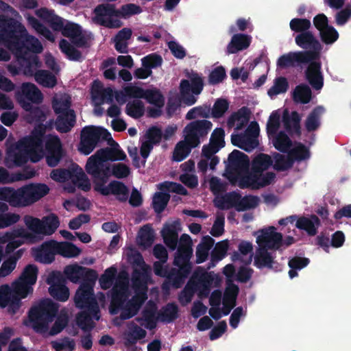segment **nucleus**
<instances>
[{
    "mask_svg": "<svg viewBox=\"0 0 351 351\" xmlns=\"http://www.w3.org/2000/svg\"><path fill=\"white\" fill-rule=\"evenodd\" d=\"M128 328L129 331L125 335L124 342L127 348L135 346L138 340L143 339L146 337L147 332L134 322H131L128 324Z\"/></svg>",
    "mask_w": 351,
    "mask_h": 351,
    "instance_id": "38",
    "label": "nucleus"
},
{
    "mask_svg": "<svg viewBox=\"0 0 351 351\" xmlns=\"http://www.w3.org/2000/svg\"><path fill=\"white\" fill-rule=\"evenodd\" d=\"M46 162L48 166L54 167L58 165L63 156L60 139L58 136H49L45 141Z\"/></svg>",
    "mask_w": 351,
    "mask_h": 351,
    "instance_id": "19",
    "label": "nucleus"
},
{
    "mask_svg": "<svg viewBox=\"0 0 351 351\" xmlns=\"http://www.w3.org/2000/svg\"><path fill=\"white\" fill-rule=\"evenodd\" d=\"M92 97L95 101L99 100L100 104L105 101L112 103L113 101V90L110 87L103 88L100 82L95 80L92 88Z\"/></svg>",
    "mask_w": 351,
    "mask_h": 351,
    "instance_id": "39",
    "label": "nucleus"
},
{
    "mask_svg": "<svg viewBox=\"0 0 351 351\" xmlns=\"http://www.w3.org/2000/svg\"><path fill=\"white\" fill-rule=\"evenodd\" d=\"M75 306L80 309H87L93 314L99 313V308L90 285L82 283L74 296Z\"/></svg>",
    "mask_w": 351,
    "mask_h": 351,
    "instance_id": "13",
    "label": "nucleus"
},
{
    "mask_svg": "<svg viewBox=\"0 0 351 351\" xmlns=\"http://www.w3.org/2000/svg\"><path fill=\"white\" fill-rule=\"evenodd\" d=\"M144 96L143 99L156 107H163L165 105V97L160 90L156 88L145 89Z\"/></svg>",
    "mask_w": 351,
    "mask_h": 351,
    "instance_id": "53",
    "label": "nucleus"
},
{
    "mask_svg": "<svg viewBox=\"0 0 351 351\" xmlns=\"http://www.w3.org/2000/svg\"><path fill=\"white\" fill-rule=\"evenodd\" d=\"M53 121L48 125L36 124L30 134L20 139L16 144V149L25 151L29 154V159L33 162L40 161L44 156L43 143L47 128L51 129Z\"/></svg>",
    "mask_w": 351,
    "mask_h": 351,
    "instance_id": "6",
    "label": "nucleus"
},
{
    "mask_svg": "<svg viewBox=\"0 0 351 351\" xmlns=\"http://www.w3.org/2000/svg\"><path fill=\"white\" fill-rule=\"evenodd\" d=\"M34 77L38 84L46 88H53L57 84L56 77L47 70H38Z\"/></svg>",
    "mask_w": 351,
    "mask_h": 351,
    "instance_id": "47",
    "label": "nucleus"
},
{
    "mask_svg": "<svg viewBox=\"0 0 351 351\" xmlns=\"http://www.w3.org/2000/svg\"><path fill=\"white\" fill-rule=\"evenodd\" d=\"M272 165L273 160L269 155L259 153L252 160L250 172L263 173Z\"/></svg>",
    "mask_w": 351,
    "mask_h": 351,
    "instance_id": "41",
    "label": "nucleus"
},
{
    "mask_svg": "<svg viewBox=\"0 0 351 351\" xmlns=\"http://www.w3.org/2000/svg\"><path fill=\"white\" fill-rule=\"evenodd\" d=\"M110 133L101 127L85 126L81 131V140L79 150L85 155L90 154L101 139L109 140Z\"/></svg>",
    "mask_w": 351,
    "mask_h": 351,
    "instance_id": "10",
    "label": "nucleus"
},
{
    "mask_svg": "<svg viewBox=\"0 0 351 351\" xmlns=\"http://www.w3.org/2000/svg\"><path fill=\"white\" fill-rule=\"evenodd\" d=\"M259 204V198L252 195H241L237 210L238 212L245 211L256 208Z\"/></svg>",
    "mask_w": 351,
    "mask_h": 351,
    "instance_id": "59",
    "label": "nucleus"
},
{
    "mask_svg": "<svg viewBox=\"0 0 351 351\" xmlns=\"http://www.w3.org/2000/svg\"><path fill=\"white\" fill-rule=\"evenodd\" d=\"M19 65L21 66L23 73L26 76H34L37 69L42 66V62L36 54L14 55Z\"/></svg>",
    "mask_w": 351,
    "mask_h": 351,
    "instance_id": "26",
    "label": "nucleus"
},
{
    "mask_svg": "<svg viewBox=\"0 0 351 351\" xmlns=\"http://www.w3.org/2000/svg\"><path fill=\"white\" fill-rule=\"evenodd\" d=\"M295 42L298 47L304 49L302 51L311 52V60H317L319 58L322 46L312 32L308 30L298 34L295 36Z\"/></svg>",
    "mask_w": 351,
    "mask_h": 351,
    "instance_id": "17",
    "label": "nucleus"
},
{
    "mask_svg": "<svg viewBox=\"0 0 351 351\" xmlns=\"http://www.w3.org/2000/svg\"><path fill=\"white\" fill-rule=\"evenodd\" d=\"M275 178L276 174L274 172H249L240 178L239 186L241 189L257 190L271 184Z\"/></svg>",
    "mask_w": 351,
    "mask_h": 351,
    "instance_id": "14",
    "label": "nucleus"
},
{
    "mask_svg": "<svg viewBox=\"0 0 351 351\" xmlns=\"http://www.w3.org/2000/svg\"><path fill=\"white\" fill-rule=\"evenodd\" d=\"M241 194L237 191L226 193L221 197L215 200V206L221 210L234 208L237 210Z\"/></svg>",
    "mask_w": 351,
    "mask_h": 351,
    "instance_id": "34",
    "label": "nucleus"
},
{
    "mask_svg": "<svg viewBox=\"0 0 351 351\" xmlns=\"http://www.w3.org/2000/svg\"><path fill=\"white\" fill-rule=\"evenodd\" d=\"M196 291L197 285L193 282L191 278L179 295V301L181 304L185 306L190 303Z\"/></svg>",
    "mask_w": 351,
    "mask_h": 351,
    "instance_id": "57",
    "label": "nucleus"
},
{
    "mask_svg": "<svg viewBox=\"0 0 351 351\" xmlns=\"http://www.w3.org/2000/svg\"><path fill=\"white\" fill-rule=\"evenodd\" d=\"M311 56V51H290L278 58L276 66L280 69L302 68L303 65H306L308 62H312Z\"/></svg>",
    "mask_w": 351,
    "mask_h": 351,
    "instance_id": "15",
    "label": "nucleus"
},
{
    "mask_svg": "<svg viewBox=\"0 0 351 351\" xmlns=\"http://www.w3.org/2000/svg\"><path fill=\"white\" fill-rule=\"evenodd\" d=\"M23 221L27 229L32 232L21 229L17 230L16 235L31 241H34L36 235L50 236L53 234L60 226L59 218L54 213L45 216L41 219L31 215H25Z\"/></svg>",
    "mask_w": 351,
    "mask_h": 351,
    "instance_id": "5",
    "label": "nucleus"
},
{
    "mask_svg": "<svg viewBox=\"0 0 351 351\" xmlns=\"http://www.w3.org/2000/svg\"><path fill=\"white\" fill-rule=\"evenodd\" d=\"M251 111L246 107L243 106L239 109L237 112H233L228 119L227 124L228 127L232 128L235 122L237 121L236 130H241L250 121Z\"/></svg>",
    "mask_w": 351,
    "mask_h": 351,
    "instance_id": "33",
    "label": "nucleus"
},
{
    "mask_svg": "<svg viewBox=\"0 0 351 351\" xmlns=\"http://www.w3.org/2000/svg\"><path fill=\"white\" fill-rule=\"evenodd\" d=\"M186 76L190 80H182L180 84V101L186 106L193 105L197 99L194 96L199 95L204 88L202 77L197 72H187Z\"/></svg>",
    "mask_w": 351,
    "mask_h": 351,
    "instance_id": "8",
    "label": "nucleus"
},
{
    "mask_svg": "<svg viewBox=\"0 0 351 351\" xmlns=\"http://www.w3.org/2000/svg\"><path fill=\"white\" fill-rule=\"evenodd\" d=\"M56 251V241L51 240L44 242L39 247L33 249L32 254L36 261L50 264L55 260Z\"/></svg>",
    "mask_w": 351,
    "mask_h": 351,
    "instance_id": "24",
    "label": "nucleus"
},
{
    "mask_svg": "<svg viewBox=\"0 0 351 351\" xmlns=\"http://www.w3.org/2000/svg\"><path fill=\"white\" fill-rule=\"evenodd\" d=\"M229 243L228 240H223L215 244L210 254V261L208 269L214 267L216 263L222 260L226 255Z\"/></svg>",
    "mask_w": 351,
    "mask_h": 351,
    "instance_id": "43",
    "label": "nucleus"
},
{
    "mask_svg": "<svg viewBox=\"0 0 351 351\" xmlns=\"http://www.w3.org/2000/svg\"><path fill=\"white\" fill-rule=\"evenodd\" d=\"M125 113L133 119H139L145 114V105L141 100L134 99L128 101L125 106Z\"/></svg>",
    "mask_w": 351,
    "mask_h": 351,
    "instance_id": "51",
    "label": "nucleus"
},
{
    "mask_svg": "<svg viewBox=\"0 0 351 351\" xmlns=\"http://www.w3.org/2000/svg\"><path fill=\"white\" fill-rule=\"evenodd\" d=\"M93 20L95 23L107 28H119L123 23L118 19L119 10H117L114 4L102 3L94 9Z\"/></svg>",
    "mask_w": 351,
    "mask_h": 351,
    "instance_id": "12",
    "label": "nucleus"
},
{
    "mask_svg": "<svg viewBox=\"0 0 351 351\" xmlns=\"http://www.w3.org/2000/svg\"><path fill=\"white\" fill-rule=\"evenodd\" d=\"M56 245L57 254L66 258L76 257L82 252L80 248L70 242L58 243L56 241Z\"/></svg>",
    "mask_w": 351,
    "mask_h": 351,
    "instance_id": "46",
    "label": "nucleus"
},
{
    "mask_svg": "<svg viewBox=\"0 0 351 351\" xmlns=\"http://www.w3.org/2000/svg\"><path fill=\"white\" fill-rule=\"evenodd\" d=\"M269 249L258 247L254 255V265L258 269L267 268L276 271L280 270V264L275 261V256L268 252Z\"/></svg>",
    "mask_w": 351,
    "mask_h": 351,
    "instance_id": "23",
    "label": "nucleus"
},
{
    "mask_svg": "<svg viewBox=\"0 0 351 351\" xmlns=\"http://www.w3.org/2000/svg\"><path fill=\"white\" fill-rule=\"evenodd\" d=\"M280 126V114L277 110L273 111L267 123V134L269 138L271 136L276 134Z\"/></svg>",
    "mask_w": 351,
    "mask_h": 351,
    "instance_id": "58",
    "label": "nucleus"
},
{
    "mask_svg": "<svg viewBox=\"0 0 351 351\" xmlns=\"http://www.w3.org/2000/svg\"><path fill=\"white\" fill-rule=\"evenodd\" d=\"M38 274V267L34 264H29L11 286H0V307L6 308L10 315L17 313L22 306V299L33 293V285L36 282Z\"/></svg>",
    "mask_w": 351,
    "mask_h": 351,
    "instance_id": "3",
    "label": "nucleus"
},
{
    "mask_svg": "<svg viewBox=\"0 0 351 351\" xmlns=\"http://www.w3.org/2000/svg\"><path fill=\"white\" fill-rule=\"evenodd\" d=\"M289 88L287 80L285 77H278L275 79L274 85L268 90L267 94L272 97L280 93H285Z\"/></svg>",
    "mask_w": 351,
    "mask_h": 351,
    "instance_id": "64",
    "label": "nucleus"
},
{
    "mask_svg": "<svg viewBox=\"0 0 351 351\" xmlns=\"http://www.w3.org/2000/svg\"><path fill=\"white\" fill-rule=\"evenodd\" d=\"M274 147L282 153H287L292 146V141L283 131L271 136Z\"/></svg>",
    "mask_w": 351,
    "mask_h": 351,
    "instance_id": "45",
    "label": "nucleus"
},
{
    "mask_svg": "<svg viewBox=\"0 0 351 351\" xmlns=\"http://www.w3.org/2000/svg\"><path fill=\"white\" fill-rule=\"evenodd\" d=\"M311 98L312 91L308 85L301 84L295 87L293 93L294 101L306 104L310 102Z\"/></svg>",
    "mask_w": 351,
    "mask_h": 351,
    "instance_id": "48",
    "label": "nucleus"
},
{
    "mask_svg": "<svg viewBox=\"0 0 351 351\" xmlns=\"http://www.w3.org/2000/svg\"><path fill=\"white\" fill-rule=\"evenodd\" d=\"M21 106L28 113L25 115V120L29 123L40 124L46 119V114L38 106H34L29 101H21Z\"/></svg>",
    "mask_w": 351,
    "mask_h": 351,
    "instance_id": "30",
    "label": "nucleus"
},
{
    "mask_svg": "<svg viewBox=\"0 0 351 351\" xmlns=\"http://www.w3.org/2000/svg\"><path fill=\"white\" fill-rule=\"evenodd\" d=\"M180 226L179 221H175L171 223H165L161 230L164 243L172 251L175 250L178 246Z\"/></svg>",
    "mask_w": 351,
    "mask_h": 351,
    "instance_id": "27",
    "label": "nucleus"
},
{
    "mask_svg": "<svg viewBox=\"0 0 351 351\" xmlns=\"http://www.w3.org/2000/svg\"><path fill=\"white\" fill-rule=\"evenodd\" d=\"M72 182L82 191L87 192L90 191L91 185L87 176L83 169L75 164V171Z\"/></svg>",
    "mask_w": 351,
    "mask_h": 351,
    "instance_id": "52",
    "label": "nucleus"
},
{
    "mask_svg": "<svg viewBox=\"0 0 351 351\" xmlns=\"http://www.w3.org/2000/svg\"><path fill=\"white\" fill-rule=\"evenodd\" d=\"M210 108L207 105L199 106L189 110L186 114V119L193 120L197 117L208 119L210 117Z\"/></svg>",
    "mask_w": 351,
    "mask_h": 351,
    "instance_id": "60",
    "label": "nucleus"
},
{
    "mask_svg": "<svg viewBox=\"0 0 351 351\" xmlns=\"http://www.w3.org/2000/svg\"><path fill=\"white\" fill-rule=\"evenodd\" d=\"M305 71V77L312 88L316 90L322 88L324 86V77L322 73L321 62L312 60L308 62Z\"/></svg>",
    "mask_w": 351,
    "mask_h": 351,
    "instance_id": "25",
    "label": "nucleus"
},
{
    "mask_svg": "<svg viewBox=\"0 0 351 351\" xmlns=\"http://www.w3.org/2000/svg\"><path fill=\"white\" fill-rule=\"evenodd\" d=\"M282 234L276 231L274 226L263 230L261 234L257 237L256 242L258 247L269 250H278L282 247Z\"/></svg>",
    "mask_w": 351,
    "mask_h": 351,
    "instance_id": "21",
    "label": "nucleus"
},
{
    "mask_svg": "<svg viewBox=\"0 0 351 351\" xmlns=\"http://www.w3.org/2000/svg\"><path fill=\"white\" fill-rule=\"evenodd\" d=\"M59 306L50 299L41 300L37 306H32L28 313L31 326L37 332L47 330L49 323L56 316Z\"/></svg>",
    "mask_w": 351,
    "mask_h": 351,
    "instance_id": "7",
    "label": "nucleus"
},
{
    "mask_svg": "<svg viewBox=\"0 0 351 351\" xmlns=\"http://www.w3.org/2000/svg\"><path fill=\"white\" fill-rule=\"evenodd\" d=\"M16 98L21 105V101H29L31 104H39L43 100L41 91L34 84L23 83L21 89L16 92Z\"/></svg>",
    "mask_w": 351,
    "mask_h": 351,
    "instance_id": "22",
    "label": "nucleus"
},
{
    "mask_svg": "<svg viewBox=\"0 0 351 351\" xmlns=\"http://www.w3.org/2000/svg\"><path fill=\"white\" fill-rule=\"evenodd\" d=\"M147 298L146 293L143 292L136 293L128 300L125 290L114 286L112 289L109 312L113 315L121 312L120 315L114 319V325L119 326L121 321L129 319L137 315Z\"/></svg>",
    "mask_w": 351,
    "mask_h": 351,
    "instance_id": "4",
    "label": "nucleus"
},
{
    "mask_svg": "<svg viewBox=\"0 0 351 351\" xmlns=\"http://www.w3.org/2000/svg\"><path fill=\"white\" fill-rule=\"evenodd\" d=\"M274 164L273 167L278 171H283L291 169L293 164V160L290 158L288 155L287 157L279 153H276L274 155Z\"/></svg>",
    "mask_w": 351,
    "mask_h": 351,
    "instance_id": "61",
    "label": "nucleus"
},
{
    "mask_svg": "<svg viewBox=\"0 0 351 351\" xmlns=\"http://www.w3.org/2000/svg\"><path fill=\"white\" fill-rule=\"evenodd\" d=\"M158 315L159 321L171 323L178 317V306L174 302H169L161 308Z\"/></svg>",
    "mask_w": 351,
    "mask_h": 351,
    "instance_id": "44",
    "label": "nucleus"
},
{
    "mask_svg": "<svg viewBox=\"0 0 351 351\" xmlns=\"http://www.w3.org/2000/svg\"><path fill=\"white\" fill-rule=\"evenodd\" d=\"M59 47L69 60L72 61L82 60V52L71 45L64 38L61 39L59 43Z\"/></svg>",
    "mask_w": 351,
    "mask_h": 351,
    "instance_id": "50",
    "label": "nucleus"
},
{
    "mask_svg": "<svg viewBox=\"0 0 351 351\" xmlns=\"http://www.w3.org/2000/svg\"><path fill=\"white\" fill-rule=\"evenodd\" d=\"M170 199V195L167 193L156 192L152 199V206L154 211L160 214L167 207Z\"/></svg>",
    "mask_w": 351,
    "mask_h": 351,
    "instance_id": "55",
    "label": "nucleus"
},
{
    "mask_svg": "<svg viewBox=\"0 0 351 351\" xmlns=\"http://www.w3.org/2000/svg\"><path fill=\"white\" fill-rule=\"evenodd\" d=\"M45 184H29L15 190V207L29 206L49 193Z\"/></svg>",
    "mask_w": 351,
    "mask_h": 351,
    "instance_id": "9",
    "label": "nucleus"
},
{
    "mask_svg": "<svg viewBox=\"0 0 351 351\" xmlns=\"http://www.w3.org/2000/svg\"><path fill=\"white\" fill-rule=\"evenodd\" d=\"M191 280L193 282L197 285L199 297H208L214 281L213 272H207L204 268L199 267L193 273Z\"/></svg>",
    "mask_w": 351,
    "mask_h": 351,
    "instance_id": "20",
    "label": "nucleus"
},
{
    "mask_svg": "<svg viewBox=\"0 0 351 351\" xmlns=\"http://www.w3.org/2000/svg\"><path fill=\"white\" fill-rule=\"evenodd\" d=\"M252 42V37L244 34H234L226 48L227 54L237 53L239 51L246 49Z\"/></svg>",
    "mask_w": 351,
    "mask_h": 351,
    "instance_id": "29",
    "label": "nucleus"
},
{
    "mask_svg": "<svg viewBox=\"0 0 351 351\" xmlns=\"http://www.w3.org/2000/svg\"><path fill=\"white\" fill-rule=\"evenodd\" d=\"M76 116L74 110L69 111V113L59 114L56 121V128L61 133H67L75 125Z\"/></svg>",
    "mask_w": 351,
    "mask_h": 351,
    "instance_id": "36",
    "label": "nucleus"
},
{
    "mask_svg": "<svg viewBox=\"0 0 351 351\" xmlns=\"http://www.w3.org/2000/svg\"><path fill=\"white\" fill-rule=\"evenodd\" d=\"M198 145H195L189 138L185 136V139L177 143L173 151V159L176 162H181L184 160L191 152L192 148Z\"/></svg>",
    "mask_w": 351,
    "mask_h": 351,
    "instance_id": "40",
    "label": "nucleus"
},
{
    "mask_svg": "<svg viewBox=\"0 0 351 351\" xmlns=\"http://www.w3.org/2000/svg\"><path fill=\"white\" fill-rule=\"evenodd\" d=\"M213 123L206 119L195 120L188 123L184 129L185 136L194 143L199 145L201 140L206 138L211 130Z\"/></svg>",
    "mask_w": 351,
    "mask_h": 351,
    "instance_id": "16",
    "label": "nucleus"
},
{
    "mask_svg": "<svg viewBox=\"0 0 351 351\" xmlns=\"http://www.w3.org/2000/svg\"><path fill=\"white\" fill-rule=\"evenodd\" d=\"M289 27L293 32L301 34L310 29L311 23L306 18H294L290 21Z\"/></svg>",
    "mask_w": 351,
    "mask_h": 351,
    "instance_id": "62",
    "label": "nucleus"
},
{
    "mask_svg": "<svg viewBox=\"0 0 351 351\" xmlns=\"http://www.w3.org/2000/svg\"><path fill=\"white\" fill-rule=\"evenodd\" d=\"M106 141L111 147L97 150L88 159L85 169L92 178L95 191L104 196L113 195L118 201L125 202L128 199L129 189L123 182L112 180L107 186L106 184L111 176L108 161L124 160L126 154L112 137Z\"/></svg>",
    "mask_w": 351,
    "mask_h": 351,
    "instance_id": "1",
    "label": "nucleus"
},
{
    "mask_svg": "<svg viewBox=\"0 0 351 351\" xmlns=\"http://www.w3.org/2000/svg\"><path fill=\"white\" fill-rule=\"evenodd\" d=\"M35 14L44 22L48 23L54 31L62 27V18L56 15L53 10L41 8L36 10Z\"/></svg>",
    "mask_w": 351,
    "mask_h": 351,
    "instance_id": "35",
    "label": "nucleus"
},
{
    "mask_svg": "<svg viewBox=\"0 0 351 351\" xmlns=\"http://www.w3.org/2000/svg\"><path fill=\"white\" fill-rule=\"evenodd\" d=\"M193 242L191 237L187 234H182L179 240V245L177 246V252L175 254L176 263L180 259L190 261L193 256Z\"/></svg>",
    "mask_w": 351,
    "mask_h": 351,
    "instance_id": "31",
    "label": "nucleus"
},
{
    "mask_svg": "<svg viewBox=\"0 0 351 351\" xmlns=\"http://www.w3.org/2000/svg\"><path fill=\"white\" fill-rule=\"evenodd\" d=\"M55 31H61L64 36L71 38L72 39H74L75 37H78L82 34V28L80 25L71 22H67V23L64 25L62 18V27L60 29H55Z\"/></svg>",
    "mask_w": 351,
    "mask_h": 351,
    "instance_id": "56",
    "label": "nucleus"
},
{
    "mask_svg": "<svg viewBox=\"0 0 351 351\" xmlns=\"http://www.w3.org/2000/svg\"><path fill=\"white\" fill-rule=\"evenodd\" d=\"M173 265L177 268H170L167 280L174 288H180L184 283L192 270V263L190 261L180 259L178 263L176 262V258L173 260Z\"/></svg>",
    "mask_w": 351,
    "mask_h": 351,
    "instance_id": "18",
    "label": "nucleus"
},
{
    "mask_svg": "<svg viewBox=\"0 0 351 351\" xmlns=\"http://www.w3.org/2000/svg\"><path fill=\"white\" fill-rule=\"evenodd\" d=\"M99 320V313L93 314L87 309H84L77 315L76 322L77 326L84 331H90L94 327V323L92 318Z\"/></svg>",
    "mask_w": 351,
    "mask_h": 351,
    "instance_id": "42",
    "label": "nucleus"
},
{
    "mask_svg": "<svg viewBox=\"0 0 351 351\" xmlns=\"http://www.w3.org/2000/svg\"><path fill=\"white\" fill-rule=\"evenodd\" d=\"M250 159L243 152L234 149L228 156L226 171L228 178L231 181H237L249 173Z\"/></svg>",
    "mask_w": 351,
    "mask_h": 351,
    "instance_id": "11",
    "label": "nucleus"
},
{
    "mask_svg": "<svg viewBox=\"0 0 351 351\" xmlns=\"http://www.w3.org/2000/svg\"><path fill=\"white\" fill-rule=\"evenodd\" d=\"M324 112V108L321 106H316L313 109L304 122V126L307 132H311L319 129L321 125V118Z\"/></svg>",
    "mask_w": 351,
    "mask_h": 351,
    "instance_id": "37",
    "label": "nucleus"
},
{
    "mask_svg": "<svg viewBox=\"0 0 351 351\" xmlns=\"http://www.w3.org/2000/svg\"><path fill=\"white\" fill-rule=\"evenodd\" d=\"M287 154L293 160V164L295 161L300 162L310 158V151L308 148L302 143H297L294 147L292 149L290 148Z\"/></svg>",
    "mask_w": 351,
    "mask_h": 351,
    "instance_id": "49",
    "label": "nucleus"
},
{
    "mask_svg": "<svg viewBox=\"0 0 351 351\" xmlns=\"http://www.w3.org/2000/svg\"><path fill=\"white\" fill-rule=\"evenodd\" d=\"M321 226L319 218L315 215H311L310 217L304 216L299 217L295 223L297 228L306 232L309 236H315L317 233V229Z\"/></svg>",
    "mask_w": 351,
    "mask_h": 351,
    "instance_id": "32",
    "label": "nucleus"
},
{
    "mask_svg": "<svg viewBox=\"0 0 351 351\" xmlns=\"http://www.w3.org/2000/svg\"><path fill=\"white\" fill-rule=\"evenodd\" d=\"M3 43L14 55L40 53L43 46L38 38L29 35L25 26L16 20L0 14V43Z\"/></svg>",
    "mask_w": 351,
    "mask_h": 351,
    "instance_id": "2",
    "label": "nucleus"
},
{
    "mask_svg": "<svg viewBox=\"0 0 351 351\" xmlns=\"http://www.w3.org/2000/svg\"><path fill=\"white\" fill-rule=\"evenodd\" d=\"M301 117L297 111H293L291 114L285 110L282 115V122L286 131L291 135L300 137L302 134L300 126Z\"/></svg>",
    "mask_w": 351,
    "mask_h": 351,
    "instance_id": "28",
    "label": "nucleus"
},
{
    "mask_svg": "<svg viewBox=\"0 0 351 351\" xmlns=\"http://www.w3.org/2000/svg\"><path fill=\"white\" fill-rule=\"evenodd\" d=\"M319 34L321 40L326 45H332L335 43L339 36V34L337 29L332 25H328Z\"/></svg>",
    "mask_w": 351,
    "mask_h": 351,
    "instance_id": "63",
    "label": "nucleus"
},
{
    "mask_svg": "<svg viewBox=\"0 0 351 351\" xmlns=\"http://www.w3.org/2000/svg\"><path fill=\"white\" fill-rule=\"evenodd\" d=\"M75 171V165H73L69 169H53L50 174L51 178L59 182H64L69 180H73V175Z\"/></svg>",
    "mask_w": 351,
    "mask_h": 351,
    "instance_id": "54",
    "label": "nucleus"
}]
</instances>
